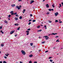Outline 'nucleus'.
<instances>
[{"mask_svg":"<svg viewBox=\"0 0 63 63\" xmlns=\"http://www.w3.org/2000/svg\"><path fill=\"white\" fill-rule=\"evenodd\" d=\"M16 16H18V15H16Z\"/></svg>","mask_w":63,"mask_h":63,"instance_id":"47","label":"nucleus"},{"mask_svg":"<svg viewBox=\"0 0 63 63\" xmlns=\"http://www.w3.org/2000/svg\"><path fill=\"white\" fill-rule=\"evenodd\" d=\"M33 43H31L30 44L31 46H33Z\"/></svg>","mask_w":63,"mask_h":63,"instance_id":"26","label":"nucleus"},{"mask_svg":"<svg viewBox=\"0 0 63 63\" xmlns=\"http://www.w3.org/2000/svg\"><path fill=\"white\" fill-rule=\"evenodd\" d=\"M56 34H57V33H53L52 34H49L48 35V36H49V35H56Z\"/></svg>","mask_w":63,"mask_h":63,"instance_id":"5","label":"nucleus"},{"mask_svg":"<svg viewBox=\"0 0 63 63\" xmlns=\"http://www.w3.org/2000/svg\"><path fill=\"white\" fill-rule=\"evenodd\" d=\"M22 0H18V2H20V1H22Z\"/></svg>","mask_w":63,"mask_h":63,"instance_id":"34","label":"nucleus"},{"mask_svg":"<svg viewBox=\"0 0 63 63\" xmlns=\"http://www.w3.org/2000/svg\"><path fill=\"white\" fill-rule=\"evenodd\" d=\"M39 39H41V37L40 36L39 37Z\"/></svg>","mask_w":63,"mask_h":63,"instance_id":"57","label":"nucleus"},{"mask_svg":"<svg viewBox=\"0 0 63 63\" xmlns=\"http://www.w3.org/2000/svg\"><path fill=\"white\" fill-rule=\"evenodd\" d=\"M45 0H43V2H44V1H45Z\"/></svg>","mask_w":63,"mask_h":63,"instance_id":"64","label":"nucleus"},{"mask_svg":"<svg viewBox=\"0 0 63 63\" xmlns=\"http://www.w3.org/2000/svg\"><path fill=\"white\" fill-rule=\"evenodd\" d=\"M45 43V42H42V44H44V43Z\"/></svg>","mask_w":63,"mask_h":63,"instance_id":"40","label":"nucleus"},{"mask_svg":"<svg viewBox=\"0 0 63 63\" xmlns=\"http://www.w3.org/2000/svg\"><path fill=\"white\" fill-rule=\"evenodd\" d=\"M14 32H15V30H14L13 31H11L10 32V34H12L13 33H14Z\"/></svg>","mask_w":63,"mask_h":63,"instance_id":"4","label":"nucleus"},{"mask_svg":"<svg viewBox=\"0 0 63 63\" xmlns=\"http://www.w3.org/2000/svg\"><path fill=\"white\" fill-rule=\"evenodd\" d=\"M51 58V57H49V59H50V58Z\"/></svg>","mask_w":63,"mask_h":63,"instance_id":"56","label":"nucleus"},{"mask_svg":"<svg viewBox=\"0 0 63 63\" xmlns=\"http://www.w3.org/2000/svg\"><path fill=\"white\" fill-rule=\"evenodd\" d=\"M15 37H16L17 36V35H15Z\"/></svg>","mask_w":63,"mask_h":63,"instance_id":"60","label":"nucleus"},{"mask_svg":"<svg viewBox=\"0 0 63 63\" xmlns=\"http://www.w3.org/2000/svg\"><path fill=\"white\" fill-rule=\"evenodd\" d=\"M20 29V27H19L17 29V30H19Z\"/></svg>","mask_w":63,"mask_h":63,"instance_id":"29","label":"nucleus"},{"mask_svg":"<svg viewBox=\"0 0 63 63\" xmlns=\"http://www.w3.org/2000/svg\"><path fill=\"white\" fill-rule=\"evenodd\" d=\"M42 31V30H40L37 31V32H41V31Z\"/></svg>","mask_w":63,"mask_h":63,"instance_id":"15","label":"nucleus"},{"mask_svg":"<svg viewBox=\"0 0 63 63\" xmlns=\"http://www.w3.org/2000/svg\"><path fill=\"white\" fill-rule=\"evenodd\" d=\"M61 4H62V5L63 6V2H62L61 3Z\"/></svg>","mask_w":63,"mask_h":63,"instance_id":"51","label":"nucleus"},{"mask_svg":"<svg viewBox=\"0 0 63 63\" xmlns=\"http://www.w3.org/2000/svg\"><path fill=\"white\" fill-rule=\"evenodd\" d=\"M34 63H37V62H34Z\"/></svg>","mask_w":63,"mask_h":63,"instance_id":"49","label":"nucleus"},{"mask_svg":"<svg viewBox=\"0 0 63 63\" xmlns=\"http://www.w3.org/2000/svg\"><path fill=\"white\" fill-rule=\"evenodd\" d=\"M59 5L60 6V7H61V4H59Z\"/></svg>","mask_w":63,"mask_h":63,"instance_id":"45","label":"nucleus"},{"mask_svg":"<svg viewBox=\"0 0 63 63\" xmlns=\"http://www.w3.org/2000/svg\"><path fill=\"white\" fill-rule=\"evenodd\" d=\"M54 4H53V5H52V6L53 7V8H54Z\"/></svg>","mask_w":63,"mask_h":63,"instance_id":"17","label":"nucleus"},{"mask_svg":"<svg viewBox=\"0 0 63 63\" xmlns=\"http://www.w3.org/2000/svg\"><path fill=\"white\" fill-rule=\"evenodd\" d=\"M49 23H51V21H49Z\"/></svg>","mask_w":63,"mask_h":63,"instance_id":"50","label":"nucleus"},{"mask_svg":"<svg viewBox=\"0 0 63 63\" xmlns=\"http://www.w3.org/2000/svg\"><path fill=\"white\" fill-rule=\"evenodd\" d=\"M4 58L5 59H7V57L6 56L4 57Z\"/></svg>","mask_w":63,"mask_h":63,"instance_id":"32","label":"nucleus"},{"mask_svg":"<svg viewBox=\"0 0 63 63\" xmlns=\"http://www.w3.org/2000/svg\"><path fill=\"white\" fill-rule=\"evenodd\" d=\"M15 20H18V18H16V17L15 18Z\"/></svg>","mask_w":63,"mask_h":63,"instance_id":"10","label":"nucleus"},{"mask_svg":"<svg viewBox=\"0 0 63 63\" xmlns=\"http://www.w3.org/2000/svg\"><path fill=\"white\" fill-rule=\"evenodd\" d=\"M50 62H52L53 61V60H50Z\"/></svg>","mask_w":63,"mask_h":63,"instance_id":"20","label":"nucleus"},{"mask_svg":"<svg viewBox=\"0 0 63 63\" xmlns=\"http://www.w3.org/2000/svg\"><path fill=\"white\" fill-rule=\"evenodd\" d=\"M47 36H45L43 37H45V38H47Z\"/></svg>","mask_w":63,"mask_h":63,"instance_id":"43","label":"nucleus"},{"mask_svg":"<svg viewBox=\"0 0 63 63\" xmlns=\"http://www.w3.org/2000/svg\"><path fill=\"white\" fill-rule=\"evenodd\" d=\"M2 29V27H0V29Z\"/></svg>","mask_w":63,"mask_h":63,"instance_id":"39","label":"nucleus"},{"mask_svg":"<svg viewBox=\"0 0 63 63\" xmlns=\"http://www.w3.org/2000/svg\"><path fill=\"white\" fill-rule=\"evenodd\" d=\"M29 57H33V55H30L29 56Z\"/></svg>","mask_w":63,"mask_h":63,"instance_id":"12","label":"nucleus"},{"mask_svg":"<svg viewBox=\"0 0 63 63\" xmlns=\"http://www.w3.org/2000/svg\"><path fill=\"white\" fill-rule=\"evenodd\" d=\"M27 35H29V33H28L27 34Z\"/></svg>","mask_w":63,"mask_h":63,"instance_id":"52","label":"nucleus"},{"mask_svg":"<svg viewBox=\"0 0 63 63\" xmlns=\"http://www.w3.org/2000/svg\"><path fill=\"white\" fill-rule=\"evenodd\" d=\"M30 30H31V29L29 28V29H27V30H28V31H29Z\"/></svg>","mask_w":63,"mask_h":63,"instance_id":"30","label":"nucleus"},{"mask_svg":"<svg viewBox=\"0 0 63 63\" xmlns=\"http://www.w3.org/2000/svg\"><path fill=\"white\" fill-rule=\"evenodd\" d=\"M46 14L47 15H49V12H48L47 13H46Z\"/></svg>","mask_w":63,"mask_h":63,"instance_id":"31","label":"nucleus"},{"mask_svg":"<svg viewBox=\"0 0 63 63\" xmlns=\"http://www.w3.org/2000/svg\"><path fill=\"white\" fill-rule=\"evenodd\" d=\"M30 2H30V4H32V3H33L34 2V0H31Z\"/></svg>","mask_w":63,"mask_h":63,"instance_id":"6","label":"nucleus"},{"mask_svg":"<svg viewBox=\"0 0 63 63\" xmlns=\"http://www.w3.org/2000/svg\"><path fill=\"white\" fill-rule=\"evenodd\" d=\"M32 21V20H29V22H30V21Z\"/></svg>","mask_w":63,"mask_h":63,"instance_id":"42","label":"nucleus"},{"mask_svg":"<svg viewBox=\"0 0 63 63\" xmlns=\"http://www.w3.org/2000/svg\"><path fill=\"white\" fill-rule=\"evenodd\" d=\"M19 19H22V17L21 16H20L19 17Z\"/></svg>","mask_w":63,"mask_h":63,"instance_id":"24","label":"nucleus"},{"mask_svg":"<svg viewBox=\"0 0 63 63\" xmlns=\"http://www.w3.org/2000/svg\"><path fill=\"white\" fill-rule=\"evenodd\" d=\"M48 10H49V11H51V9H49Z\"/></svg>","mask_w":63,"mask_h":63,"instance_id":"36","label":"nucleus"},{"mask_svg":"<svg viewBox=\"0 0 63 63\" xmlns=\"http://www.w3.org/2000/svg\"><path fill=\"white\" fill-rule=\"evenodd\" d=\"M59 39H58L56 41V42H59L60 41L59 40Z\"/></svg>","mask_w":63,"mask_h":63,"instance_id":"22","label":"nucleus"},{"mask_svg":"<svg viewBox=\"0 0 63 63\" xmlns=\"http://www.w3.org/2000/svg\"><path fill=\"white\" fill-rule=\"evenodd\" d=\"M59 22V23H62V21L61 22Z\"/></svg>","mask_w":63,"mask_h":63,"instance_id":"41","label":"nucleus"},{"mask_svg":"<svg viewBox=\"0 0 63 63\" xmlns=\"http://www.w3.org/2000/svg\"><path fill=\"white\" fill-rule=\"evenodd\" d=\"M6 56H8V55L7 54H6Z\"/></svg>","mask_w":63,"mask_h":63,"instance_id":"62","label":"nucleus"},{"mask_svg":"<svg viewBox=\"0 0 63 63\" xmlns=\"http://www.w3.org/2000/svg\"><path fill=\"white\" fill-rule=\"evenodd\" d=\"M58 22V20H56L55 21V22L56 23V22Z\"/></svg>","mask_w":63,"mask_h":63,"instance_id":"25","label":"nucleus"},{"mask_svg":"<svg viewBox=\"0 0 63 63\" xmlns=\"http://www.w3.org/2000/svg\"><path fill=\"white\" fill-rule=\"evenodd\" d=\"M20 63H22V62L20 61Z\"/></svg>","mask_w":63,"mask_h":63,"instance_id":"58","label":"nucleus"},{"mask_svg":"<svg viewBox=\"0 0 63 63\" xmlns=\"http://www.w3.org/2000/svg\"><path fill=\"white\" fill-rule=\"evenodd\" d=\"M47 52H48V50L45 51V52L46 53Z\"/></svg>","mask_w":63,"mask_h":63,"instance_id":"44","label":"nucleus"},{"mask_svg":"<svg viewBox=\"0 0 63 63\" xmlns=\"http://www.w3.org/2000/svg\"><path fill=\"white\" fill-rule=\"evenodd\" d=\"M11 16V15H9L8 16V17L9 18Z\"/></svg>","mask_w":63,"mask_h":63,"instance_id":"27","label":"nucleus"},{"mask_svg":"<svg viewBox=\"0 0 63 63\" xmlns=\"http://www.w3.org/2000/svg\"><path fill=\"white\" fill-rule=\"evenodd\" d=\"M31 22H29V23H28V25H30V24H31Z\"/></svg>","mask_w":63,"mask_h":63,"instance_id":"37","label":"nucleus"},{"mask_svg":"<svg viewBox=\"0 0 63 63\" xmlns=\"http://www.w3.org/2000/svg\"><path fill=\"white\" fill-rule=\"evenodd\" d=\"M21 7V6L20 5L19 7H18V6H16V8L18 9V10H20V8Z\"/></svg>","mask_w":63,"mask_h":63,"instance_id":"2","label":"nucleus"},{"mask_svg":"<svg viewBox=\"0 0 63 63\" xmlns=\"http://www.w3.org/2000/svg\"><path fill=\"white\" fill-rule=\"evenodd\" d=\"M17 14V13H14L13 15H16Z\"/></svg>","mask_w":63,"mask_h":63,"instance_id":"18","label":"nucleus"},{"mask_svg":"<svg viewBox=\"0 0 63 63\" xmlns=\"http://www.w3.org/2000/svg\"><path fill=\"white\" fill-rule=\"evenodd\" d=\"M48 38H49V37H48L47 36V37H46L45 39H46V40H48Z\"/></svg>","mask_w":63,"mask_h":63,"instance_id":"13","label":"nucleus"},{"mask_svg":"<svg viewBox=\"0 0 63 63\" xmlns=\"http://www.w3.org/2000/svg\"><path fill=\"white\" fill-rule=\"evenodd\" d=\"M21 52L22 53V54H23L24 55L26 54V53H25V51L23 50H22L21 51Z\"/></svg>","mask_w":63,"mask_h":63,"instance_id":"1","label":"nucleus"},{"mask_svg":"<svg viewBox=\"0 0 63 63\" xmlns=\"http://www.w3.org/2000/svg\"><path fill=\"white\" fill-rule=\"evenodd\" d=\"M58 37H59V36H57L56 37H55V38H57Z\"/></svg>","mask_w":63,"mask_h":63,"instance_id":"48","label":"nucleus"},{"mask_svg":"<svg viewBox=\"0 0 63 63\" xmlns=\"http://www.w3.org/2000/svg\"><path fill=\"white\" fill-rule=\"evenodd\" d=\"M15 26H18V25H19V24H15Z\"/></svg>","mask_w":63,"mask_h":63,"instance_id":"9","label":"nucleus"},{"mask_svg":"<svg viewBox=\"0 0 63 63\" xmlns=\"http://www.w3.org/2000/svg\"><path fill=\"white\" fill-rule=\"evenodd\" d=\"M35 21H36V20H32V22H35Z\"/></svg>","mask_w":63,"mask_h":63,"instance_id":"21","label":"nucleus"},{"mask_svg":"<svg viewBox=\"0 0 63 63\" xmlns=\"http://www.w3.org/2000/svg\"><path fill=\"white\" fill-rule=\"evenodd\" d=\"M30 16H33V15H32V14H30Z\"/></svg>","mask_w":63,"mask_h":63,"instance_id":"35","label":"nucleus"},{"mask_svg":"<svg viewBox=\"0 0 63 63\" xmlns=\"http://www.w3.org/2000/svg\"><path fill=\"white\" fill-rule=\"evenodd\" d=\"M41 51V50H39V52H40V51Z\"/></svg>","mask_w":63,"mask_h":63,"instance_id":"54","label":"nucleus"},{"mask_svg":"<svg viewBox=\"0 0 63 63\" xmlns=\"http://www.w3.org/2000/svg\"><path fill=\"white\" fill-rule=\"evenodd\" d=\"M53 49H55V47H53Z\"/></svg>","mask_w":63,"mask_h":63,"instance_id":"63","label":"nucleus"},{"mask_svg":"<svg viewBox=\"0 0 63 63\" xmlns=\"http://www.w3.org/2000/svg\"><path fill=\"white\" fill-rule=\"evenodd\" d=\"M10 14H11V15H14V13L13 12V11H11L10 12Z\"/></svg>","mask_w":63,"mask_h":63,"instance_id":"3","label":"nucleus"},{"mask_svg":"<svg viewBox=\"0 0 63 63\" xmlns=\"http://www.w3.org/2000/svg\"><path fill=\"white\" fill-rule=\"evenodd\" d=\"M25 11H26L25 9H24L23 11V13H24L25 12Z\"/></svg>","mask_w":63,"mask_h":63,"instance_id":"11","label":"nucleus"},{"mask_svg":"<svg viewBox=\"0 0 63 63\" xmlns=\"http://www.w3.org/2000/svg\"><path fill=\"white\" fill-rule=\"evenodd\" d=\"M0 32H1V33H2V34H4V32H2V31H0Z\"/></svg>","mask_w":63,"mask_h":63,"instance_id":"19","label":"nucleus"},{"mask_svg":"<svg viewBox=\"0 0 63 63\" xmlns=\"http://www.w3.org/2000/svg\"><path fill=\"white\" fill-rule=\"evenodd\" d=\"M47 29V27H45V29Z\"/></svg>","mask_w":63,"mask_h":63,"instance_id":"61","label":"nucleus"},{"mask_svg":"<svg viewBox=\"0 0 63 63\" xmlns=\"http://www.w3.org/2000/svg\"><path fill=\"white\" fill-rule=\"evenodd\" d=\"M55 16H57V15H58V12H57V13H55Z\"/></svg>","mask_w":63,"mask_h":63,"instance_id":"7","label":"nucleus"},{"mask_svg":"<svg viewBox=\"0 0 63 63\" xmlns=\"http://www.w3.org/2000/svg\"><path fill=\"white\" fill-rule=\"evenodd\" d=\"M51 11H54V10L52 9H51Z\"/></svg>","mask_w":63,"mask_h":63,"instance_id":"55","label":"nucleus"},{"mask_svg":"<svg viewBox=\"0 0 63 63\" xmlns=\"http://www.w3.org/2000/svg\"><path fill=\"white\" fill-rule=\"evenodd\" d=\"M4 44H1V47H4Z\"/></svg>","mask_w":63,"mask_h":63,"instance_id":"23","label":"nucleus"},{"mask_svg":"<svg viewBox=\"0 0 63 63\" xmlns=\"http://www.w3.org/2000/svg\"><path fill=\"white\" fill-rule=\"evenodd\" d=\"M4 22L5 23H7V20H5L4 21Z\"/></svg>","mask_w":63,"mask_h":63,"instance_id":"14","label":"nucleus"},{"mask_svg":"<svg viewBox=\"0 0 63 63\" xmlns=\"http://www.w3.org/2000/svg\"><path fill=\"white\" fill-rule=\"evenodd\" d=\"M0 63H2V62L0 61Z\"/></svg>","mask_w":63,"mask_h":63,"instance_id":"59","label":"nucleus"},{"mask_svg":"<svg viewBox=\"0 0 63 63\" xmlns=\"http://www.w3.org/2000/svg\"><path fill=\"white\" fill-rule=\"evenodd\" d=\"M26 32L27 33H29V31H26Z\"/></svg>","mask_w":63,"mask_h":63,"instance_id":"38","label":"nucleus"},{"mask_svg":"<svg viewBox=\"0 0 63 63\" xmlns=\"http://www.w3.org/2000/svg\"><path fill=\"white\" fill-rule=\"evenodd\" d=\"M47 27V26H46V25L44 26L45 27Z\"/></svg>","mask_w":63,"mask_h":63,"instance_id":"53","label":"nucleus"},{"mask_svg":"<svg viewBox=\"0 0 63 63\" xmlns=\"http://www.w3.org/2000/svg\"><path fill=\"white\" fill-rule=\"evenodd\" d=\"M15 6H16V5H15V4H13L12 5V7H15Z\"/></svg>","mask_w":63,"mask_h":63,"instance_id":"16","label":"nucleus"},{"mask_svg":"<svg viewBox=\"0 0 63 63\" xmlns=\"http://www.w3.org/2000/svg\"><path fill=\"white\" fill-rule=\"evenodd\" d=\"M46 6L47 8H49V6L48 5V4H47V5H46Z\"/></svg>","mask_w":63,"mask_h":63,"instance_id":"8","label":"nucleus"},{"mask_svg":"<svg viewBox=\"0 0 63 63\" xmlns=\"http://www.w3.org/2000/svg\"><path fill=\"white\" fill-rule=\"evenodd\" d=\"M29 63H32V62L31 61H30L29 62Z\"/></svg>","mask_w":63,"mask_h":63,"instance_id":"46","label":"nucleus"},{"mask_svg":"<svg viewBox=\"0 0 63 63\" xmlns=\"http://www.w3.org/2000/svg\"><path fill=\"white\" fill-rule=\"evenodd\" d=\"M37 27L38 28H40V26H38Z\"/></svg>","mask_w":63,"mask_h":63,"instance_id":"28","label":"nucleus"},{"mask_svg":"<svg viewBox=\"0 0 63 63\" xmlns=\"http://www.w3.org/2000/svg\"><path fill=\"white\" fill-rule=\"evenodd\" d=\"M3 63H7L5 61H4L3 62Z\"/></svg>","mask_w":63,"mask_h":63,"instance_id":"33","label":"nucleus"}]
</instances>
